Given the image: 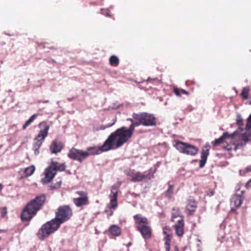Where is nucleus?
I'll use <instances>...</instances> for the list:
<instances>
[{"label":"nucleus","mask_w":251,"mask_h":251,"mask_svg":"<svg viewBox=\"0 0 251 251\" xmlns=\"http://www.w3.org/2000/svg\"><path fill=\"white\" fill-rule=\"evenodd\" d=\"M133 126L128 129L122 126L112 133L106 140L108 146H110V149H112L114 142H116V148H119L126 143L133 134Z\"/></svg>","instance_id":"1"},{"label":"nucleus","mask_w":251,"mask_h":251,"mask_svg":"<svg viewBox=\"0 0 251 251\" xmlns=\"http://www.w3.org/2000/svg\"><path fill=\"white\" fill-rule=\"evenodd\" d=\"M45 200V195L41 194L27 203L21 214L22 221H28L31 220L41 208Z\"/></svg>","instance_id":"2"},{"label":"nucleus","mask_w":251,"mask_h":251,"mask_svg":"<svg viewBox=\"0 0 251 251\" xmlns=\"http://www.w3.org/2000/svg\"><path fill=\"white\" fill-rule=\"evenodd\" d=\"M132 117L138 123H135V126L142 125L145 126H154L157 125L156 118L152 114L147 112L134 113Z\"/></svg>","instance_id":"3"},{"label":"nucleus","mask_w":251,"mask_h":251,"mask_svg":"<svg viewBox=\"0 0 251 251\" xmlns=\"http://www.w3.org/2000/svg\"><path fill=\"white\" fill-rule=\"evenodd\" d=\"M138 230L141 233L145 239H149L151 236V230L149 226L147 219L140 214L134 216Z\"/></svg>","instance_id":"4"},{"label":"nucleus","mask_w":251,"mask_h":251,"mask_svg":"<svg viewBox=\"0 0 251 251\" xmlns=\"http://www.w3.org/2000/svg\"><path fill=\"white\" fill-rule=\"evenodd\" d=\"M59 228V224H56L52 219L42 226L37 235L40 240H43L55 232Z\"/></svg>","instance_id":"5"},{"label":"nucleus","mask_w":251,"mask_h":251,"mask_svg":"<svg viewBox=\"0 0 251 251\" xmlns=\"http://www.w3.org/2000/svg\"><path fill=\"white\" fill-rule=\"evenodd\" d=\"M72 214V210L69 205L61 206L58 208L55 217L52 220L60 227L62 224L71 219Z\"/></svg>","instance_id":"6"},{"label":"nucleus","mask_w":251,"mask_h":251,"mask_svg":"<svg viewBox=\"0 0 251 251\" xmlns=\"http://www.w3.org/2000/svg\"><path fill=\"white\" fill-rule=\"evenodd\" d=\"M173 146L180 153L187 155L194 156L198 151V148L195 146L178 140L174 141Z\"/></svg>","instance_id":"7"},{"label":"nucleus","mask_w":251,"mask_h":251,"mask_svg":"<svg viewBox=\"0 0 251 251\" xmlns=\"http://www.w3.org/2000/svg\"><path fill=\"white\" fill-rule=\"evenodd\" d=\"M110 146H108L106 141H105L103 144L99 147H89L87 149V151H84V153H86V158L89 155H97L101 153L104 151H107L110 150Z\"/></svg>","instance_id":"8"},{"label":"nucleus","mask_w":251,"mask_h":251,"mask_svg":"<svg viewBox=\"0 0 251 251\" xmlns=\"http://www.w3.org/2000/svg\"><path fill=\"white\" fill-rule=\"evenodd\" d=\"M244 191H238L237 193L232 196L230 199L231 210L233 211L238 208L244 200Z\"/></svg>","instance_id":"9"},{"label":"nucleus","mask_w":251,"mask_h":251,"mask_svg":"<svg viewBox=\"0 0 251 251\" xmlns=\"http://www.w3.org/2000/svg\"><path fill=\"white\" fill-rule=\"evenodd\" d=\"M121 185L120 183L113 185L111 189V194L109 195L110 203L108 206L109 208L115 209L117 206V197L118 189Z\"/></svg>","instance_id":"10"},{"label":"nucleus","mask_w":251,"mask_h":251,"mask_svg":"<svg viewBox=\"0 0 251 251\" xmlns=\"http://www.w3.org/2000/svg\"><path fill=\"white\" fill-rule=\"evenodd\" d=\"M86 155L87 154L84 153V151L74 148L70 149L68 153V156L70 158L79 162H82L86 158Z\"/></svg>","instance_id":"11"},{"label":"nucleus","mask_w":251,"mask_h":251,"mask_svg":"<svg viewBox=\"0 0 251 251\" xmlns=\"http://www.w3.org/2000/svg\"><path fill=\"white\" fill-rule=\"evenodd\" d=\"M239 134V132L238 130L235 131L231 134H229L227 132H224L222 136L218 139H216L214 141H212L211 144L214 146H217L227 139H232L235 137L237 135Z\"/></svg>","instance_id":"12"},{"label":"nucleus","mask_w":251,"mask_h":251,"mask_svg":"<svg viewBox=\"0 0 251 251\" xmlns=\"http://www.w3.org/2000/svg\"><path fill=\"white\" fill-rule=\"evenodd\" d=\"M39 126L40 127L43 126L44 127V129H41L39 131V133L35 138V141H41V143H43V142L44 141V139L48 134V131L49 130L50 126L45 122H41L39 124Z\"/></svg>","instance_id":"13"},{"label":"nucleus","mask_w":251,"mask_h":251,"mask_svg":"<svg viewBox=\"0 0 251 251\" xmlns=\"http://www.w3.org/2000/svg\"><path fill=\"white\" fill-rule=\"evenodd\" d=\"M44 174L45 177L41 179V182L43 184L50 182L55 176L56 173L54 170L49 166L45 169Z\"/></svg>","instance_id":"14"},{"label":"nucleus","mask_w":251,"mask_h":251,"mask_svg":"<svg viewBox=\"0 0 251 251\" xmlns=\"http://www.w3.org/2000/svg\"><path fill=\"white\" fill-rule=\"evenodd\" d=\"M209 149L210 145L208 143H206L202 149L201 155V159L199 164L200 168H203L204 166L209 155Z\"/></svg>","instance_id":"15"},{"label":"nucleus","mask_w":251,"mask_h":251,"mask_svg":"<svg viewBox=\"0 0 251 251\" xmlns=\"http://www.w3.org/2000/svg\"><path fill=\"white\" fill-rule=\"evenodd\" d=\"M177 223L174 225L176 235L178 236H182L184 234V220L183 218L176 220Z\"/></svg>","instance_id":"16"},{"label":"nucleus","mask_w":251,"mask_h":251,"mask_svg":"<svg viewBox=\"0 0 251 251\" xmlns=\"http://www.w3.org/2000/svg\"><path fill=\"white\" fill-rule=\"evenodd\" d=\"M62 148L63 145L61 142L54 140L50 147V150L51 153L56 154L60 152Z\"/></svg>","instance_id":"17"},{"label":"nucleus","mask_w":251,"mask_h":251,"mask_svg":"<svg viewBox=\"0 0 251 251\" xmlns=\"http://www.w3.org/2000/svg\"><path fill=\"white\" fill-rule=\"evenodd\" d=\"M73 202L77 207L86 205L88 203V200L87 196L80 197L79 198L73 199Z\"/></svg>","instance_id":"18"},{"label":"nucleus","mask_w":251,"mask_h":251,"mask_svg":"<svg viewBox=\"0 0 251 251\" xmlns=\"http://www.w3.org/2000/svg\"><path fill=\"white\" fill-rule=\"evenodd\" d=\"M50 166L54 170L55 173L57 171H63L66 168V165L64 163H59L56 161L52 162Z\"/></svg>","instance_id":"19"},{"label":"nucleus","mask_w":251,"mask_h":251,"mask_svg":"<svg viewBox=\"0 0 251 251\" xmlns=\"http://www.w3.org/2000/svg\"><path fill=\"white\" fill-rule=\"evenodd\" d=\"M109 231L111 235L119 236L121 233V229L117 225H113L109 227Z\"/></svg>","instance_id":"20"},{"label":"nucleus","mask_w":251,"mask_h":251,"mask_svg":"<svg viewBox=\"0 0 251 251\" xmlns=\"http://www.w3.org/2000/svg\"><path fill=\"white\" fill-rule=\"evenodd\" d=\"M180 218H183V217L181 216L179 208L176 207H174L172 209V221L173 222H176V219L177 218L180 219Z\"/></svg>","instance_id":"21"},{"label":"nucleus","mask_w":251,"mask_h":251,"mask_svg":"<svg viewBox=\"0 0 251 251\" xmlns=\"http://www.w3.org/2000/svg\"><path fill=\"white\" fill-rule=\"evenodd\" d=\"M147 177V175L136 172L135 175L134 176V177H133V178H130V180L131 181L134 182H140Z\"/></svg>","instance_id":"22"},{"label":"nucleus","mask_w":251,"mask_h":251,"mask_svg":"<svg viewBox=\"0 0 251 251\" xmlns=\"http://www.w3.org/2000/svg\"><path fill=\"white\" fill-rule=\"evenodd\" d=\"M251 137V135L249 134L244 133H242L241 135V138L243 141H244V143H240L238 144L235 147V150H236L237 149H239L240 147L244 146L246 144V143L250 141L249 138Z\"/></svg>","instance_id":"23"},{"label":"nucleus","mask_w":251,"mask_h":251,"mask_svg":"<svg viewBox=\"0 0 251 251\" xmlns=\"http://www.w3.org/2000/svg\"><path fill=\"white\" fill-rule=\"evenodd\" d=\"M37 116L38 115L37 114H34L32 115L23 125V129H25L28 126H29L33 122V121L35 119Z\"/></svg>","instance_id":"24"},{"label":"nucleus","mask_w":251,"mask_h":251,"mask_svg":"<svg viewBox=\"0 0 251 251\" xmlns=\"http://www.w3.org/2000/svg\"><path fill=\"white\" fill-rule=\"evenodd\" d=\"M119 63V60L117 56L112 55L109 59V63L113 66H117Z\"/></svg>","instance_id":"25"},{"label":"nucleus","mask_w":251,"mask_h":251,"mask_svg":"<svg viewBox=\"0 0 251 251\" xmlns=\"http://www.w3.org/2000/svg\"><path fill=\"white\" fill-rule=\"evenodd\" d=\"M35 167L33 165H31L29 167L26 168L25 169V174L26 176H31L35 171Z\"/></svg>","instance_id":"26"},{"label":"nucleus","mask_w":251,"mask_h":251,"mask_svg":"<svg viewBox=\"0 0 251 251\" xmlns=\"http://www.w3.org/2000/svg\"><path fill=\"white\" fill-rule=\"evenodd\" d=\"M42 143L41 141H35L33 146V150L35 155H38L39 153V149L41 146Z\"/></svg>","instance_id":"27"},{"label":"nucleus","mask_w":251,"mask_h":251,"mask_svg":"<svg viewBox=\"0 0 251 251\" xmlns=\"http://www.w3.org/2000/svg\"><path fill=\"white\" fill-rule=\"evenodd\" d=\"M236 124L238 126L239 130L241 131L243 130V119L241 116L240 114H237L236 118Z\"/></svg>","instance_id":"28"},{"label":"nucleus","mask_w":251,"mask_h":251,"mask_svg":"<svg viewBox=\"0 0 251 251\" xmlns=\"http://www.w3.org/2000/svg\"><path fill=\"white\" fill-rule=\"evenodd\" d=\"M196 205L194 204H188L186 206V210L189 215L193 214L196 210Z\"/></svg>","instance_id":"29"},{"label":"nucleus","mask_w":251,"mask_h":251,"mask_svg":"<svg viewBox=\"0 0 251 251\" xmlns=\"http://www.w3.org/2000/svg\"><path fill=\"white\" fill-rule=\"evenodd\" d=\"M171 237H164V246L166 251H170V245Z\"/></svg>","instance_id":"30"},{"label":"nucleus","mask_w":251,"mask_h":251,"mask_svg":"<svg viewBox=\"0 0 251 251\" xmlns=\"http://www.w3.org/2000/svg\"><path fill=\"white\" fill-rule=\"evenodd\" d=\"M249 91L250 88L248 87L243 88L241 93V95L244 99H248Z\"/></svg>","instance_id":"31"},{"label":"nucleus","mask_w":251,"mask_h":251,"mask_svg":"<svg viewBox=\"0 0 251 251\" xmlns=\"http://www.w3.org/2000/svg\"><path fill=\"white\" fill-rule=\"evenodd\" d=\"M174 193V186L173 185H169V188L166 191V196L169 198H171L173 194Z\"/></svg>","instance_id":"32"},{"label":"nucleus","mask_w":251,"mask_h":251,"mask_svg":"<svg viewBox=\"0 0 251 251\" xmlns=\"http://www.w3.org/2000/svg\"><path fill=\"white\" fill-rule=\"evenodd\" d=\"M247 121V124L245 128V130L246 131H248L251 128V114L249 115Z\"/></svg>","instance_id":"33"},{"label":"nucleus","mask_w":251,"mask_h":251,"mask_svg":"<svg viewBox=\"0 0 251 251\" xmlns=\"http://www.w3.org/2000/svg\"><path fill=\"white\" fill-rule=\"evenodd\" d=\"M163 232L165 237H171L170 228L169 227L166 226L163 228Z\"/></svg>","instance_id":"34"},{"label":"nucleus","mask_w":251,"mask_h":251,"mask_svg":"<svg viewBox=\"0 0 251 251\" xmlns=\"http://www.w3.org/2000/svg\"><path fill=\"white\" fill-rule=\"evenodd\" d=\"M127 121H129L130 122H131V125L129 127H132V126H133V132L134 131V128L136 126H135L134 124L135 123H138V121H135L134 118H133L132 119L131 118H127Z\"/></svg>","instance_id":"35"},{"label":"nucleus","mask_w":251,"mask_h":251,"mask_svg":"<svg viewBox=\"0 0 251 251\" xmlns=\"http://www.w3.org/2000/svg\"><path fill=\"white\" fill-rule=\"evenodd\" d=\"M101 13L107 17H111V15H110L109 10L108 9H101Z\"/></svg>","instance_id":"36"},{"label":"nucleus","mask_w":251,"mask_h":251,"mask_svg":"<svg viewBox=\"0 0 251 251\" xmlns=\"http://www.w3.org/2000/svg\"><path fill=\"white\" fill-rule=\"evenodd\" d=\"M136 171L133 170H130L127 173V175L130 177V178H133L134 177V176L136 173Z\"/></svg>","instance_id":"37"},{"label":"nucleus","mask_w":251,"mask_h":251,"mask_svg":"<svg viewBox=\"0 0 251 251\" xmlns=\"http://www.w3.org/2000/svg\"><path fill=\"white\" fill-rule=\"evenodd\" d=\"M116 121V118H114L113 120V123H111V124H107V125L106 126H104V127L102 128L103 129H105L106 128H107V127H110L111 126H112L113 125H114Z\"/></svg>","instance_id":"38"},{"label":"nucleus","mask_w":251,"mask_h":251,"mask_svg":"<svg viewBox=\"0 0 251 251\" xmlns=\"http://www.w3.org/2000/svg\"><path fill=\"white\" fill-rule=\"evenodd\" d=\"M61 181L57 182L56 183L51 186L52 189H55L60 187L61 185Z\"/></svg>","instance_id":"39"},{"label":"nucleus","mask_w":251,"mask_h":251,"mask_svg":"<svg viewBox=\"0 0 251 251\" xmlns=\"http://www.w3.org/2000/svg\"><path fill=\"white\" fill-rule=\"evenodd\" d=\"M174 92L175 93V94L177 96H181V94H180V90L178 89V88H174Z\"/></svg>","instance_id":"40"},{"label":"nucleus","mask_w":251,"mask_h":251,"mask_svg":"<svg viewBox=\"0 0 251 251\" xmlns=\"http://www.w3.org/2000/svg\"><path fill=\"white\" fill-rule=\"evenodd\" d=\"M77 193L80 196V197H83L84 196H87L86 194L83 191H77Z\"/></svg>","instance_id":"41"},{"label":"nucleus","mask_w":251,"mask_h":251,"mask_svg":"<svg viewBox=\"0 0 251 251\" xmlns=\"http://www.w3.org/2000/svg\"><path fill=\"white\" fill-rule=\"evenodd\" d=\"M245 186L247 188L251 186V179L248 180V181L246 183Z\"/></svg>","instance_id":"42"},{"label":"nucleus","mask_w":251,"mask_h":251,"mask_svg":"<svg viewBox=\"0 0 251 251\" xmlns=\"http://www.w3.org/2000/svg\"><path fill=\"white\" fill-rule=\"evenodd\" d=\"M6 209L5 208H4L2 210V211H1V217H4L5 215L6 214Z\"/></svg>","instance_id":"43"},{"label":"nucleus","mask_w":251,"mask_h":251,"mask_svg":"<svg viewBox=\"0 0 251 251\" xmlns=\"http://www.w3.org/2000/svg\"><path fill=\"white\" fill-rule=\"evenodd\" d=\"M246 172H251V165L248 167H247L246 168Z\"/></svg>","instance_id":"44"},{"label":"nucleus","mask_w":251,"mask_h":251,"mask_svg":"<svg viewBox=\"0 0 251 251\" xmlns=\"http://www.w3.org/2000/svg\"><path fill=\"white\" fill-rule=\"evenodd\" d=\"M180 92L182 94H188V92L186 91H185V90H183V89H181L180 90Z\"/></svg>","instance_id":"45"},{"label":"nucleus","mask_w":251,"mask_h":251,"mask_svg":"<svg viewBox=\"0 0 251 251\" xmlns=\"http://www.w3.org/2000/svg\"><path fill=\"white\" fill-rule=\"evenodd\" d=\"M174 251H179L178 248L176 246L174 248Z\"/></svg>","instance_id":"46"},{"label":"nucleus","mask_w":251,"mask_h":251,"mask_svg":"<svg viewBox=\"0 0 251 251\" xmlns=\"http://www.w3.org/2000/svg\"><path fill=\"white\" fill-rule=\"evenodd\" d=\"M2 189V185H1V184L0 183V192L1 191Z\"/></svg>","instance_id":"47"},{"label":"nucleus","mask_w":251,"mask_h":251,"mask_svg":"<svg viewBox=\"0 0 251 251\" xmlns=\"http://www.w3.org/2000/svg\"><path fill=\"white\" fill-rule=\"evenodd\" d=\"M49 102V100H45V101H43V102H45V103H47V102Z\"/></svg>","instance_id":"48"},{"label":"nucleus","mask_w":251,"mask_h":251,"mask_svg":"<svg viewBox=\"0 0 251 251\" xmlns=\"http://www.w3.org/2000/svg\"><path fill=\"white\" fill-rule=\"evenodd\" d=\"M153 80L159 81V80L157 78H154Z\"/></svg>","instance_id":"49"},{"label":"nucleus","mask_w":251,"mask_h":251,"mask_svg":"<svg viewBox=\"0 0 251 251\" xmlns=\"http://www.w3.org/2000/svg\"><path fill=\"white\" fill-rule=\"evenodd\" d=\"M249 104L251 105V100L249 102Z\"/></svg>","instance_id":"50"},{"label":"nucleus","mask_w":251,"mask_h":251,"mask_svg":"<svg viewBox=\"0 0 251 251\" xmlns=\"http://www.w3.org/2000/svg\"><path fill=\"white\" fill-rule=\"evenodd\" d=\"M112 214H113V213H112V212L110 213L109 216H111Z\"/></svg>","instance_id":"51"},{"label":"nucleus","mask_w":251,"mask_h":251,"mask_svg":"<svg viewBox=\"0 0 251 251\" xmlns=\"http://www.w3.org/2000/svg\"><path fill=\"white\" fill-rule=\"evenodd\" d=\"M150 79H151V78H148V79H147V81H148Z\"/></svg>","instance_id":"52"}]
</instances>
